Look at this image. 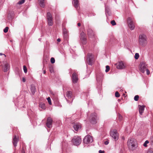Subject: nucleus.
Segmentation results:
<instances>
[{
  "label": "nucleus",
  "mask_w": 153,
  "mask_h": 153,
  "mask_svg": "<svg viewBox=\"0 0 153 153\" xmlns=\"http://www.w3.org/2000/svg\"><path fill=\"white\" fill-rule=\"evenodd\" d=\"M127 145L130 150H134L137 147V143L135 139L134 138H131L128 140L127 141Z\"/></svg>",
  "instance_id": "obj_1"
},
{
  "label": "nucleus",
  "mask_w": 153,
  "mask_h": 153,
  "mask_svg": "<svg viewBox=\"0 0 153 153\" xmlns=\"http://www.w3.org/2000/svg\"><path fill=\"white\" fill-rule=\"evenodd\" d=\"M139 42L140 45L144 47L147 43L146 36L143 34H140L139 36Z\"/></svg>",
  "instance_id": "obj_2"
},
{
  "label": "nucleus",
  "mask_w": 153,
  "mask_h": 153,
  "mask_svg": "<svg viewBox=\"0 0 153 153\" xmlns=\"http://www.w3.org/2000/svg\"><path fill=\"white\" fill-rule=\"evenodd\" d=\"M82 141L81 138L78 136H75L72 140V142L74 145L77 146L80 144Z\"/></svg>",
  "instance_id": "obj_3"
},
{
  "label": "nucleus",
  "mask_w": 153,
  "mask_h": 153,
  "mask_svg": "<svg viewBox=\"0 0 153 153\" xmlns=\"http://www.w3.org/2000/svg\"><path fill=\"white\" fill-rule=\"evenodd\" d=\"M87 62L89 65H92L94 60V56L91 53H88L87 56Z\"/></svg>",
  "instance_id": "obj_4"
},
{
  "label": "nucleus",
  "mask_w": 153,
  "mask_h": 153,
  "mask_svg": "<svg viewBox=\"0 0 153 153\" xmlns=\"http://www.w3.org/2000/svg\"><path fill=\"white\" fill-rule=\"evenodd\" d=\"M110 134L111 136L114 139L115 141H116L118 139V134L116 130L114 129L111 131Z\"/></svg>",
  "instance_id": "obj_5"
},
{
  "label": "nucleus",
  "mask_w": 153,
  "mask_h": 153,
  "mask_svg": "<svg viewBox=\"0 0 153 153\" xmlns=\"http://www.w3.org/2000/svg\"><path fill=\"white\" fill-rule=\"evenodd\" d=\"M48 25L49 26H52L53 24L52 16L50 12H48L47 15Z\"/></svg>",
  "instance_id": "obj_6"
},
{
  "label": "nucleus",
  "mask_w": 153,
  "mask_h": 153,
  "mask_svg": "<svg viewBox=\"0 0 153 153\" xmlns=\"http://www.w3.org/2000/svg\"><path fill=\"white\" fill-rule=\"evenodd\" d=\"M80 38L81 41L83 45H85L87 43V39L85 33L83 31L80 33Z\"/></svg>",
  "instance_id": "obj_7"
},
{
  "label": "nucleus",
  "mask_w": 153,
  "mask_h": 153,
  "mask_svg": "<svg viewBox=\"0 0 153 153\" xmlns=\"http://www.w3.org/2000/svg\"><path fill=\"white\" fill-rule=\"evenodd\" d=\"M147 65L145 62H141L139 65L140 71L142 73H144L147 69Z\"/></svg>",
  "instance_id": "obj_8"
},
{
  "label": "nucleus",
  "mask_w": 153,
  "mask_h": 153,
  "mask_svg": "<svg viewBox=\"0 0 153 153\" xmlns=\"http://www.w3.org/2000/svg\"><path fill=\"white\" fill-rule=\"evenodd\" d=\"M127 21L129 27L131 30H134L135 28V25L132 19L130 17H128V18Z\"/></svg>",
  "instance_id": "obj_9"
},
{
  "label": "nucleus",
  "mask_w": 153,
  "mask_h": 153,
  "mask_svg": "<svg viewBox=\"0 0 153 153\" xmlns=\"http://www.w3.org/2000/svg\"><path fill=\"white\" fill-rule=\"evenodd\" d=\"M97 116L96 113L92 114L90 117V121L92 124H95L97 122Z\"/></svg>",
  "instance_id": "obj_10"
},
{
  "label": "nucleus",
  "mask_w": 153,
  "mask_h": 153,
  "mask_svg": "<svg viewBox=\"0 0 153 153\" xmlns=\"http://www.w3.org/2000/svg\"><path fill=\"white\" fill-rule=\"evenodd\" d=\"M92 141V137L90 135H87L85 137L83 140L84 142L86 144L91 143Z\"/></svg>",
  "instance_id": "obj_11"
},
{
  "label": "nucleus",
  "mask_w": 153,
  "mask_h": 153,
  "mask_svg": "<svg viewBox=\"0 0 153 153\" xmlns=\"http://www.w3.org/2000/svg\"><path fill=\"white\" fill-rule=\"evenodd\" d=\"M52 122L53 120L52 118L50 117H48L47 118V122L46 123V126L48 128L52 127Z\"/></svg>",
  "instance_id": "obj_12"
},
{
  "label": "nucleus",
  "mask_w": 153,
  "mask_h": 153,
  "mask_svg": "<svg viewBox=\"0 0 153 153\" xmlns=\"http://www.w3.org/2000/svg\"><path fill=\"white\" fill-rule=\"evenodd\" d=\"M72 82L74 83H76L78 80V78L77 74L74 72L72 76Z\"/></svg>",
  "instance_id": "obj_13"
},
{
  "label": "nucleus",
  "mask_w": 153,
  "mask_h": 153,
  "mask_svg": "<svg viewBox=\"0 0 153 153\" xmlns=\"http://www.w3.org/2000/svg\"><path fill=\"white\" fill-rule=\"evenodd\" d=\"M87 34L89 37L91 38L94 36V33L93 31L89 27L87 29Z\"/></svg>",
  "instance_id": "obj_14"
},
{
  "label": "nucleus",
  "mask_w": 153,
  "mask_h": 153,
  "mask_svg": "<svg viewBox=\"0 0 153 153\" xmlns=\"http://www.w3.org/2000/svg\"><path fill=\"white\" fill-rule=\"evenodd\" d=\"M73 127L76 131H77L81 128V126L79 123H75L74 124Z\"/></svg>",
  "instance_id": "obj_15"
},
{
  "label": "nucleus",
  "mask_w": 153,
  "mask_h": 153,
  "mask_svg": "<svg viewBox=\"0 0 153 153\" xmlns=\"http://www.w3.org/2000/svg\"><path fill=\"white\" fill-rule=\"evenodd\" d=\"M19 141L18 137L17 138L15 135L13 138V143L14 147L15 148L17 146V143Z\"/></svg>",
  "instance_id": "obj_16"
},
{
  "label": "nucleus",
  "mask_w": 153,
  "mask_h": 153,
  "mask_svg": "<svg viewBox=\"0 0 153 153\" xmlns=\"http://www.w3.org/2000/svg\"><path fill=\"white\" fill-rule=\"evenodd\" d=\"M125 68V66L122 62H119L117 66V68L120 69H122Z\"/></svg>",
  "instance_id": "obj_17"
},
{
  "label": "nucleus",
  "mask_w": 153,
  "mask_h": 153,
  "mask_svg": "<svg viewBox=\"0 0 153 153\" xmlns=\"http://www.w3.org/2000/svg\"><path fill=\"white\" fill-rule=\"evenodd\" d=\"M10 66L9 65L7 62L4 64V66L3 67V70L4 72H6L9 69Z\"/></svg>",
  "instance_id": "obj_18"
},
{
  "label": "nucleus",
  "mask_w": 153,
  "mask_h": 153,
  "mask_svg": "<svg viewBox=\"0 0 153 153\" xmlns=\"http://www.w3.org/2000/svg\"><path fill=\"white\" fill-rule=\"evenodd\" d=\"M105 9L106 15L107 16V15L109 16L111 14V13L109 7L107 6H106V5H105Z\"/></svg>",
  "instance_id": "obj_19"
},
{
  "label": "nucleus",
  "mask_w": 153,
  "mask_h": 153,
  "mask_svg": "<svg viewBox=\"0 0 153 153\" xmlns=\"http://www.w3.org/2000/svg\"><path fill=\"white\" fill-rule=\"evenodd\" d=\"M72 3L75 7L77 9L79 5L78 0H73Z\"/></svg>",
  "instance_id": "obj_20"
},
{
  "label": "nucleus",
  "mask_w": 153,
  "mask_h": 153,
  "mask_svg": "<svg viewBox=\"0 0 153 153\" xmlns=\"http://www.w3.org/2000/svg\"><path fill=\"white\" fill-rule=\"evenodd\" d=\"M139 112L140 114L142 115V113L143 112L144 110V107L143 106L139 105Z\"/></svg>",
  "instance_id": "obj_21"
},
{
  "label": "nucleus",
  "mask_w": 153,
  "mask_h": 153,
  "mask_svg": "<svg viewBox=\"0 0 153 153\" xmlns=\"http://www.w3.org/2000/svg\"><path fill=\"white\" fill-rule=\"evenodd\" d=\"M72 92L71 91H67L66 93V96L68 99L72 97Z\"/></svg>",
  "instance_id": "obj_22"
},
{
  "label": "nucleus",
  "mask_w": 153,
  "mask_h": 153,
  "mask_svg": "<svg viewBox=\"0 0 153 153\" xmlns=\"http://www.w3.org/2000/svg\"><path fill=\"white\" fill-rule=\"evenodd\" d=\"M39 4L40 6L44 8L45 7V4H44L45 0H39Z\"/></svg>",
  "instance_id": "obj_23"
},
{
  "label": "nucleus",
  "mask_w": 153,
  "mask_h": 153,
  "mask_svg": "<svg viewBox=\"0 0 153 153\" xmlns=\"http://www.w3.org/2000/svg\"><path fill=\"white\" fill-rule=\"evenodd\" d=\"M30 89L32 94H34L35 90V86L34 85H32L31 86Z\"/></svg>",
  "instance_id": "obj_24"
},
{
  "label": "nucleus",
  "mask_w": 153,
  "mask_h": 153,
  "mask_svg": "<svg viewBox=\"0 0 153 153\" xmlns=\"http://www.w3.org/2000/svg\"><path fill=\"white\" fill-rule=\"evenodd\" d=\"M39 107L43 109H45L46 108V106L45 104L41 102L39 104Z\"/></svg>",
  "instance_id": "obj_25"
},
{
  "label": "nucleus",
  "mask_w": 153,
  "mask_h": 153,
  "mask_svg": "<svg viewBox=\"0 0 153 153\" xmlns=\"http://www.w3.org/2000/svg\"><path fill=\"white\" fill-rule=\"evenodd\" d=\"M63 36L64 39L65 41L67 40L68 39V34H63Z\"/></svg>",
  "instance_id": "obj_26"
},
{
  "label": "nucleus",
  "mask_w": 153,
  "mask_h": 153,
  "mask_svg": "<svg viewBox=\"0 0 153 153\" xmlns=\"http://www.w3.org/2000/svg\"><path fill=\"white\" fill-rule=\"evenodd\" d=\"M68 34V31L66 28H64L63 29V34Z\"/></svg>",
  "instance_id": "obj_27"
},
{
  "label": "nucleus",
  "mask_w": 153,
  "mask_h": 153,
  "mask_svg": "<svg viewBox=\"0 0 153 153\" xmlns=\"http://www.w3.org/2000/svg\"><path fill=\"white\" fill-rule=\"evenodd\" d=\"M150 143L151 145L153 146V135L150 138Z\"/></svg>",
  "instance_id": "obj_28"
},
{
  "label": "nucleus",
  "mask_w": 153,
  "mask_h": 153,
  "mask_svg": "<svg viewBox=\"0 0 153 153\" xmlns=\"http://www.w3.org/2000/svg\"><path fill=\"white\" fill-rule=\"evenodd\" d=\"M25 0H20L17 3V4H22L25 2Z\"/></svg>",
  "instance_id": "obj_29"
},
{
  "label": "nucleus",
  "mask_w": 153,
  "mask_h": 153,
  "mask_svg": "<svg viewBox=\"0 0 153 153\" xmlns=\"http://www.w3.org/2000/svg\"><path fill=\"white\" fill-rule=\"evenodd\" d=\"M49 70L50 72L51 73L53 72V67L52 66H50L49 67Z\"/></svg>",
  "instance_id": "obj_30"
},
{
  "label": "nucleus",
  "mask_w": 153,
  "mask_h": 153,
  "mask_svg": "<svg viewBox=\"0 0 153 153\" xmlns=\"http://www.w3.org/2000/svg\"><path fill=\"white\" fill-rule=\"evenodd\" d=\"M115 96L117 97H120V94L118 91H116L115 93Z\"/></svg>",
  "instance_id": "obj_31"
},
{
  "label": "nucleus",
  "mask_w": 153,
  "mask_h": 153,
  "mask_svg": "<svg viewBox=\"0 0 153 153\" xmlns=\"http://www.w3.org/2000/svg\"><path fill=\"white\" fill-rule=\"evenodd\" d=\"M47 100H48V102L49 104L50 105H51L52 104V103L50 98V97H48L47 98Z\"/></svg>",
  "instance_id": "obj_32"
},
{
  "label": "nucleus",
  "mask_w": 153,
  "mask_h": 153,
  "mask_svg": "<svg viewBox=\"0 0 153 153\" xmlns=\"http://www.w3.org/2000/svg\"><path fill=\"white\" fill-rule=\"evenodd\" d=\"M23 68L24 71V72H25V73H27V67L26 66L24 65L23 66Z\"/></svg>",
  "instance_id": "obj_33"
},
{
  "label": "nucleus",
  "mask_w": 153,
  "mask_h": 153,
  "mask_svg": "<svg viewBox=\"0 0 153 153\" xmlns=\"http://www.w3.org/2000/svg\"><path fill=\"white\" fill-rule=\"evenodd\" d=\"M111 23L113 26H114L116 25V22L114 20L111 21Z\"/></svg>",
  "instance_id": "obj_34"
},
{
  "label": "nucleus",
  "mask_w": 153,
  "mask_h": 153,
  "mask_svg": "<svg viewBox=\"0 0 153 153\" xmlns=\"http://www.w3.org/2000/svg\"><path fill=\"white\" fill-rule=\"evenodd\" d=\"M110 70V67L108 65H106V66L105 72H108Z\"/></svg>",
  "instance_id": "obj_35"
},
{
  "label": "nucleus",
  "mask_w": 153,
  "mask_h": 153,
  "mask_svg": "<svg viewBox=\"0 0 153 153\" xmlns=\"http://www.w3.org/2000/svg\"><path fill=\"white\" fill-rule=\"evenodd\" d=\"M139 57V54L138 53H136L135 54V55L134 56V58H135L137 59H138Z\"/></svg>",
  "instance_id": "obj_36"
},
{
  "label": "nucleus",
  "mask_w": 153,
  "mask_h": 153,
  "mask_svg": "<svg viewBox=\"0 0 153 153\" xmlns=\"http://www.w3.org/2000/svg\"><path fill=\"white\" fill-rule=\"evenodd\" d=\"M139 98V96L138 95H136L134 97V100L136 101H137L138 100Z\"/></svg>",
  "instance_id": "obj_37"
},
{
  "label": "nucleus",
  "mask_w": 153,
  "mask_h": 153,
  "mask_svg": "<svg viewBox=\"0 0 153 153\" xmlns=\"http://www.w3.org/2000/svg\"><path fill=\"white\" fill-rule=\"evenodd\" d=\"M147 153H153V149L152 148L149 149Z\"/></svg>",
  "instance_id": "obj_38"
},
{
  "label": "nucleus",
  "mask_w": 153,
  "mask_h": 153,
  "mask_svg": "<svg viewBox=\"0 0 153 153\" xmlns=\"http://www.w3.org/2000/svg\"><path fill=\"white\" fill-rule=\"evenodd\" d=\"M9 28L8 27H6L4 30V32L6 33L7 32Z\"/></svg>",
  "instance_id": "obj_39"
},
{
  "label": "nucleus",
  "mask_w": 153,
  "mask_h": 153,
  "mask_svg": "<svg viewBox=\"0 0 153 153\" xmlns=\"http://www.w3.org/2000/svg\"><path fill=\"white\" fill-rule=\"evenodd\" d=\"M55 60L54 58L52 57L51 59V62L52 63H53L55 62Z\"/></svg>",
  "instance_id": "obj_40"
},
{
  "label": "nucleus",
  "mask_w": 153,
  "mask_h": 153,
  "mask_svg": "<svg viewBox=\"0 0 153 153\" xmlns=\"http://www.w3.org/2000/svg\"><path fill=\"white\" fill-rule=\"evenodd\" d=\"M149 143V141L146 140L143 144V146L145 147H146L147 146V144L148 143Z\"/></svg>",
  "instance_id": "obj_41"
},
{
  "label": "nucleus",
  "mask_w": 153,
  "mask_h": 153,
  "mask_svg": "<svg viewBox=\"0 0 153 153\" xmlns=\"http://www.w3.org/2000/svg\"><path fill=\"white\" fill-rule=\"evenodd\" d=\"M146 74H147V75H149L150 73V71L147 68L146 69Z\"/></svg>",
  "instance_id": "obj_42"
},
{
  "label": "nucleus",
  "mask_w": 153,
  "mask_h": 153,
  "mask_svg": "<svg viewBox=\"0 0 153 153\" xmlns=\"http://www.w3.org/2000/svg\"><path fill=\"white\" fill-rule=\"evenodd\" d=\"M122 117L120 115H119V119L120 120H122Z\"/></svg>",
  "instance_id": "obj_43"
},
{
  "label": "nucleus",
  "mask_w": 153,
  "mask_h": 153,
  "mask_svg": "<svg viewBox=\"0 0 153 153\" xmlns=\"http://www.w3.org/2000/svg\"><path fill=\"white\" fill-rule=\"evenodd\" d=\"M99 153H104L105 152L104 151H102L101 150H100L99 151Z\"/></svg>",
  "instance_id": "obj_44"
},
{
  "label": "nucleus",
  "mask_w": 153,
  "mask_h": 153,
  "mask_svg": "<svg viewBox=\"0 0 153 153\" xmlns=\"http://www.w3.org/2000/svg\"><path fill=\"white\" fill-rule=\"evenodd\" d=\"M109 143V142L108 141H106L105 142V145H108Z\"/></svg>",
  "instance_id": "obj_45"
},
{
  "label": "nucleus",
  "mask_w": 153,
  "mask_h": 153,
  "mask_svg": "<svg viewBox=\"0 0 153 153\" xmlns=\"http://www.w3.org/2000/svg\"><path fill=\"white\" fill-rule=\"evenodd\" d=\"M25 79L24 78V77H23L22 78V81L23 82H25Z\"/></svg>",
  "instance_id": "obj_46"
},
{
  "label": "nucleus",
  "mask_w": 153,
  "mask_h": 153,
  "mask_svg": "<svg viewBox=\"0 0 153 153\" xmlns=\"http://www.w3.org/2000/svg\"><path fill=\"white\" fill-rule=\"evenodd\" d=\"M61 39L60 38H58L57 39V41L58 42H60Z\"/></svg>",
  "instance_id": "obj_47"
},
{
  "label": "nucleus",
  "mask_w": 153,
  "mask_h": 153,
  "mask_svg": "<svg viewBox=\"0 0 153 153\" xmlns=\"http://www.w3.org/2000/svg\"><path fill=\"white\" fill-rule=\"evenodd\" d=\"M22 153H25V151H24L23 149H22Z\"/></svg>",
  "instance_id": "obj_48"
},
{
  "label": "nucleus",
  "mask_w": 153,
  "mask_h": 153,
  "mask_svg": "<svg viewBox=\"0 0 153 153\" xmlns=\"http://www.w3.org/2000/svg\"><path fill=\"white\" fill-rule=\"evenodd\" d=\"M77 25L78 26H80V25H81V24L80 23H78V24H77Z\"/></svg>",
  "instance_id": "obj_49"
},
{
  "label": "nucleus",
  "mask_w": 153,
  "mask_h": 153,
  "mask_svg": "<svg viewBox=\"0 0 153 153\" xmlns=\"http://www.w3.org/2000/svg\"><path fill=\"white\" fill-rule=\"evenodd\" d=\"M4 55V56H5V57L6 56L5 54H3L2 53H0V55Z\"/></svg>",
  "instance_id": "obj_50"
},
{
  "label": "nucleus",
  "mask_w": 153,
  "mask_h": 153,
  "mask_svg": "<svg viewBox=\"0 0 153 153\" xmlns=\"http://www.w3.org/2000/svg\"><path fill=\"white\" fill-rule=\"evenodd\" d=\"M46 71L45 70H44V71H43V73L44 74H45L46 73Z\"/></svg>",
  "instance_id": "obj_51"
},
{
  "label": "nucleus",
  "mask_w": 153,
  "mask_h": 153,
  "mask_svg": "<svg viewBox=\"0 0 153 153\" xmlns=\"http://www.w3.org/2000/svg\"><path fill=\"white\" fill-rule=\"evenodd\" d=\"M39 41H41V39L40 38H39Z\"/></svg>",
  "instance_id": "obj_52"
}]
</instances>
